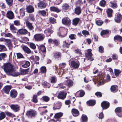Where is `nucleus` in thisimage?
<instances>
[{"instance_id": "obj_1", "label": "nucleus", "mask_w": 122, "mask_h": 122, "mask_svg": "<svg viewBox=\"0 0 122 122\" xmlns=\"http://www.w3.org/2000/svg\"><path fill=\"white\" fill-rule=\"evenodd\" d=\"M3 66L5 72L8 75L16 76L20 74L18 72L15 71L14 66L10 63L4 64Z\"/></svg>"}, {"instance_id": "obj_2", "label": "nucleus", "mask_w": 122, "mask_h": 122, "mask_svg": "<svg viewBox=\"0 0 122 122\" xmlns=\"http://www.w3.org/2000/svg\"><path fill=\"white\" fill-rule=\"evenodd\" d=\"M37 113V112L35 110L31 109L27 112L26 115L28 117L32 118L36 116Z\"/></svg>"}, {"instance_id": "obj_3", "label": "nucleus", "mask_w": 122, "mask_h": 122, "mask_svg": "<svg viewBox=\"0 0 122 122\" xmlns=\"http://www.w3.org/2000/svg\"><path fill=\"white\" fill-rule=\"evenodd\" d=\"M45 37L44 35L43 34H37L34 36V38L35 41H43Z\"/></svg>"}, {"instance_id": "obj_4", "label": "nucleus", "mask_w": 122, "mask_h": 122, "mask_svg": "<svg viewBox=\"0 0 122 122\" xmlns=\"http://www.w3.org/2000/svg\"><path fill=\"white\" fill-rule=\"evenodd\" d=\"M92 50L91 49H89L87 50V53H86L85 57L88 60H90V61H92L93 59L92 57V54L91 52Z\"/></svg>"}, {"instance_id": "obj_5", "label": "nucleus", "mask_w": 122, "mask_h": 122, "mask_svg": "<svg viewBox=\"0 0 122 122\" xmlns=\"http://www.w3.org/2000/svg\"><path fill=\"white\" fill-rule=\"evenodd\" d=\"M62 22L65 25H69L71 23V20L68 17H64L62 19Z\"/></svg>"}, {"instance_id": "obj_6", "label": "nucleus", "mask_w": 122, "mask_h": 122, "mask_svg": "<svg viewBox=\"0 0 122 122\" xmlns=\"http://www.w3.org/2000/svg\"><path fill=\"white\" fill-rule=\"evenodd\" d=\"M67 93L63 92H61L58 93V98L64 99H65Z\"/></svg>"}, {"instance_id": "obj_7", "label": "nucleus", "mask_w": 122, "mask_h": 122, "mask_svg": "<svg viewBox=\"0 0 122 122\" xmlns=\"http://www.w3.org/2000/svg\"><path fill=\"white\" fill-rule=\"evenodd\" d=\"M101 105L103 109H105L109 107V103L108 102L104 101L101 103Z\"/></svg>"}, {"instance_id": "obj_8", "label": "nucleus", "mask_w": 122, "mask_h": 122, "mask_svg": "<svg viewBox=\"0 0 122 122\" xmlns=\"http://www.w3.org/2000/svg\"><path fill=\"white\" fill-rule=\"evenodd\" d=\"M5 15L8 18L11 19H13L14 17L13 13L11 11H8Z\"/></svg>"}, {"instance_id": "obj_9", "label": "nucleus", "mask_w": 122, "mask_h": 122, "mask_svg": "<svg viewBox=\"0 0 122 122\" xmlns=\"http://www.w3.org/2000/svg\"><path fill=\"white\" fill-rule=\"evenodd\" d=\"M11 108L15 112H17L19 110L20 106L18 105L11 104L10 106Z\"/></svg>"}, {"instance_id": "obj_10", "label": "nucleus", "mask_w": 122, "mask_h": 122, "mask_svg": "<svg viewBox=\"0 0 122 122\" xmlns=\"http://www.w3.org/2000/svg\"><path fill=\"white\" fill-rule=\"evenodd\" d=\"M121 108L118 107L116 108L115 110V111L117 116L119 117H122V111H121Z\"/></svg>"}, {"instance_id": "obj_11", "label": "nucleus", "mask_w": 122, "mask_h": 122, "mask_svg": "<svg viewBox=\"0 0 122 122\" xmlns=\"http://www.w3.org/2000/svg\"><path fill=\"white\" fill-rule=\"evenodd\" d=\"M26 26L30 30H32L34 29V27L32 25V23L28 21H27L25 23Z\"/></svg>"}, {"instance_id": "obj_12", "label": "nucleus", "mask_w": 122, "mask_h": 122, "mask_svg": "<svg viewBox=\"0 0 122 122\" xmlns=\"http://www.w3.org/2000/svg\"><path fill=\"white\" fill-rule=\"evenodd\" d=\"M17 92L15 90H12L10 92V96L12 98H15L17 96Z\"/></svg>"}, {"instance_id": "obj_13", "label": "nucleus", "mask_w": 122, "mask_h": 122, "mask_svg": "<svg viewBox=\"0 0 122 122\" xmlns=\"http://www.w3.org/2000/svg\"><path fill=\"white\" fill-rule=\"evenodd\" d=\"M11 88V86H6L3 88V90L5 93L7 94H9Z\"/></svg>"}, {"instance_id": "obj_14", "label": "nucleus", "mask_w": 122, "mask_h": 122, "mask_svg": "<svg viewBox=\"0 0 122 122\" xmlns=\"http://www.w3.org/2000/svg\"><path fill=\"white\" fill-rule=\"evenodd\" d=\"M26 11L28 13H31L33 12L34 11V9L33 6L31 5H29L26 8Z\"/></svg>"}, {"instance_id": "obj_15", "label": "nucleus", "mask_w": 122, "mask_h": 122, "mask_svg": "<svg viewBox=\"0 0 122 122\" xmlns=\"http://www.w3.org/2000/svg\"><path fill=\"white\" fill-rule=\"evenodd\" d=\"M53 33V31L51 28L46 29L44 31V33L47 36H50Z\"/></svg>"}, {"instance_id": "obj_16", "label": "nucleus", "mask_w": 122, "mask_h": 122, "mask_svg": "<svg viewBox=\"0 0 122 122\" xmlns=\"http://www.w3.org/2000/svg\"><path fill=\"white\" fill-rule=\"evenodd\" d=\"M71 113L74 117H77L79 115V111L77 109L75 108H73L71 110Z\"/></svg>"}, {"instance_id": "obj_17", "label": "nucleus", "mask_w": 122, "mask_h": 122, "mask_svg": "<svg viewBox=\"0 0 122 122\" xmlns=\"http://www.w3.org/2000/svg\"><path fill=\"white\" fill-rule=\"evenodd\" d=\"M122 19V15H121L120 14H118L115 18V20L116 22L119 23L121 21Z\"/></svg>"}, {"instance_id": "obj_18", "label": "nucleus", "mask_w": 122, "mask_h": 122, "mask_svg": "<svg viewBox=\"0 0 122 122\" xmlns=\"http://www.w3.org/2000/svg\"><path fill=\"white\" fill-rule=\"evenodd\" d=\"M71 65L74 68H77L79 67L80 64L79 62L76 63L74 61H73L71 62Z\"/></svg>"}, {"instance_id": "obj_19", "label": "nucleus", "mask_w": 122, "mask_h": 122, "mask_svg": "<svg viewBox=\"0 0 122 122\" xmlns=\"http://www.w3.org/2000/svg\"><path fill=\"white\" fill-rule=\"evenodd\" d=\"M50 9L51 11L56 12L57 13L61 11V10L57 7L55 6L51 7L50 8Z\"/></svg>"}, {"instance_id": "obj_20", "label": "nucleus", "mask_w": 122, "mask_h": 122, "mask_svg": "<svg viewBox=\"0 0 122 122\" xmlns=\"http://www.w3.org/2000/svg\"><path fill=\"white\" fill-rule=\"evenodd\" d=\"M73 83L72 81L70 80H69L65 82V84L69 87H70L73 86Z\"/></svg>"}, {"instance_id": "obj_21", "label": "nucleus", "mask_w": 122, "mask_h": 122, "mask_svg": "<svg viewBox=\"0 0 122 122\" xmlns=\"http://www.w3.org/2000/svg\"><path fill=\"white\" fill-rule=\"evenodd\" d=\"M46 5V4L43 2H41L38 4V7L41 9L45 8Z\"/></svg>"}, {"instance_id": "obj_22", "label": "nucleus", "mask_w": 122, "mask_h": 122, "mask_svg": "<svg viewBox=\"0 0 122 122\" xmlns=\"http://www.w3.org/2000/svg\"><path fill=\"white\" fill-rule=\"evenodd\" d=\"M75 13L78 15H80L81 12V10L80 7H77L75 9Z\"/></svg>"}, {"instance_id": "obj_23", "label": "nucleus", "mask_w": 122, "mask_h": 122, "mask_svg": "<svg viewBox=\"0 0 122 122\" xmlns=\"http://www.w3.org/2000/svg\"><path fill=\"white\" fill-rule=\"evenodd\" d=\"M80 19L78 18H76L74 19L72 21V24L75 26L77 25Z\"/></svg>"}, {"instance_id": "obj_24", "label": "nucleus", "mask_w": 122, "mask_h": 122, "mask_svg": "<svg viewBox=\"0 0 122 122\" xmlns=\"http://www.w3.org/2000/svg\"><path fill=\"white\" fill-rule=\"evenodd\" d=\"M23 49L25 52L27 54H29L31 53V51L30 49L28 47L24 46Z\"/></svg>"}, {"instance_id": "obj_25", "label": "nucleus", "mask_w": 122, "mask_h": 122, "mask_svg": "<svg viewBox=\"0 0 122 122\" xmlns=\"http://www.w3.org/2000/svg\"><path fill=\"white\" fill-rule=\"evenodd\" d=\"M108 17H111L112 16V10L111 9H108L107 11Z\"/></svg>"}, {"instance_id": "obj_26", "label": "nucleus", "mask_w": 122, "mask_h": 122, "mask_svg": "<svg viewBox=\"0 0 122 122\" xmlns=\"http://www.w3.org/2000/svg\"><path fill=\"white\" fill-rule=\"evenodd\" d=\"M111 92H116L117 91V86L116 85L112 86L111 88Z\"/></svg>"}, {"instance_id": "obj_27", "label": "nucleus", "mask_w": 122, "mask_h": 122, "mask_svg": "<svg viewBox=\"0 0 122 122\" xmlns=\"http://www.w3.org/2000/svg\"><path fill=\"white\" fill-rule=\"evenodd\" d=\"M18 32L21 34H25L28 32L27 30L25 29H22L19 30Z\"/></svg>"}, {"instance_id": "obj_28", "label": "nucleus", "mask_w": 122, "mask_h": 122, "mask_svg": "<svg viewBox=\"0 0 122 122\" xmlns=\"http://www.w3.org/2000/svg\"><path fill=\"white\" fill-rule=\"evenodd\" d=\"M69 7L68 4L67 3H64L62 6L63 10H66L68 9Z\"/></svg>"}, {"instance_id": "obj_29", "label": "nucleus", "mask_w": 122, "mask_h": 122, "mask_svg": "<svg viewBox=\"0 0 122 122\" xmlns=\"http://www.w3.org/2000/svg\"><path fill=\"white\" fill-rule=\"evenodd\" d=\"M10 29L13 32L15 33L16 32V29L14 27L13 24H11L10 26Z\"/></svg>"}, {"instance_id": "obj_30", "label": "nucleus", "mask_w": 122, "mask_h": 122, "mask_svg": "<svg viewBox=\"0 0 122 122\" xmlns=\"http://www.w3.org/2000/svg\"><path fill=\"white\" fill-rule=\"evenodd\" d=\"M38 13L39 15L44 16H46V12L44 10H40L38 12Z\"/></svg>"}, {"instance_id": "obj_31", "label": "nucleus", "mask_w": 122, "mask_h": 122, "mask_svg": "<svg viewBox=\"0 0 122 122\" xmlns=\"http://www.w3.org/2000/svg\"><path fill=\"white\" fill-rule=\"evenodd\" d=\"M63 113L61 112H59L56 113L55 116V117L56 119H58L63 116Z\"/></svg>"}, {"instance_id": "obj_32", "label": "nucleus", "mask_w": 122, "mask_h": 122, "mask_svg": "<svg viewBox=\"0 0 122 122\" xmlns=\"http://www.w3.org/2000/svg\"><path fill=\"white\" fill-rule=\"evenodd\" d=\"M87 103L89 106H93L95 104L96 102L95 101L90 100L87 102Z\"/></svg>"}, {"instance_id": "obj_33", "label": "nucleus", "mask_w": 122, "mask_h": 122, "mask_svg": "<svg viewBox=\"0 0 122 122\" xmlns=\"http://www.w3.org/2000/svg\"><path fill=\"white\" fill-rule=\"evenodd\" d=\"M28 69H25L24 70H21L20 71V73L18 72L20 74L24 75L27 74L28 73Z\"/></svg>"}, {"instance_id": "obj_34", "label": "nucleus", "mask_w": 122, "mask_h": 122, "mask_svg": "<svg viewBox=\"0 0 122 122\" xmlns=\"http://www.w3.org/2000/svg\"><path fill=\"white\" fill-rule=\"evenodd\" d=\"M109 5L111 7L114 9L116 8L117 6V4L116 3H114L112 2H110Z\"/></svg>"}, {"instance_id": "obj_35", "label": "nucleus", "mask_w": 122, "mask_h": 122, "mask_svg": "<svg viewBox=\"0 0 122 122\" xmlns=\"http://www.w3.org/2000/svg\"><path fill=\"white\" fill-rule=\"evenodd\" d=\"M30 65V63L28 61H25L24 64L22 65V66L23 67L26 68L29 66Z\"/></svg>"}, {"instance_id": "obj_36", "label": "nucleus", "mask_w": 122, "mask_h": 122, "mask_svg": "<svg viewBox=\"0 0 122 122\" xmlns=\"http://www.w3.org/2000/svg\"><path fill=\"white\" fill-rule=\"evenodd\" d=\"M114 39L115 40H117L119 41H122V37L119 36H115Z\"/></svg>"}, {"instance_id": "obj_37", "label": "nucleus", "mask_w": 122, "mask_h": 122, "mask_svg": "<svg viewBox=\"0 0 122 122\" xmlns=\"http://www.w3.org/2000/svg\"><path fill=\"white\" fill-rule=\"evenodd\" d=\"M28 45L32 49H34L36 48V46L35 44L32 43H29Z\"/></svg>"}, {"instance_id": "obj_38", "label": "nucleus", "mask_w": 122, "mask_h": 122, "mask_svg": "<svg viewBox=\"0 0 122 122\" xmlns=\"http://www.w3.org/2000/svg\"><path fill=\"white\" fill-rule=\"evenodd\" d=\"M49 21L50 23L52 24H54L56 23V20L52 17L49 19Z\"/></svg>"}, {"instance_id": "obj_39", "label": "nucleus", "mask_w": 122, "mask_h": 122, "mask_svg": "<svg viewBox=\"0 0 122 122\" xmlns=\"http://www.w3.org/2000/svg\"><path fill=\"white\" fill-rule=\"evenodd\" d=\"M43 101L45 102H47L49 101L50 100V98L47 96H44L42 97Z\"/></svg>"}, {"instance_id": "obj_40", "label": "nucleus", "mask_w": 122, "mask_h": 122, "mask_svg": "<svg viewBox=\"0 0 122 122\" xmlns=\"http://www.w3.org/2000/svg\"><path fill=\"white\" fill-rule=\"evenodd\" d=\"M5 112L7 116L10 117H13L15 116V115L14 114H12L7 111H5Z\"/></svg>"}, {"instance_id": "obj_41", "label": "nucleus", "mask_w": 122, "mask_h": 122, "mask_svg": "<svg viewBox=\"0 0 122 122\" xmlns=\"http://www.w3.org/2000/svg\"><path fill=\"white\" fill-rule=\"evenodd\" d=\"M25 10L23 8L21 9L20 10V14L21 16H23L25 15Z\"/></svg>"}, {"instance_id": "obj_42", "label": "nucleus", "mask_w": 122, "mask_h": 122, "mask_svg": "<svg viewBox=\"0 0 122 122\" xmlns=\"http://www.w3.org/2000/svg\"><path fill=\"white\" fill-rule=\"evenodd\" d=\"M5 117V113L3 112H2L0 113V120H2Z\"/></svg>"}, {"instance_id": "obj_43", "label": "nucleus", "mask_w": 122, "mask_h": 122, "mask_svg": "<svg viewBox=\"0 0 122 122\" xmlns=\"http://www.w3.org/2000/svg\"><path fill=\"white\" fill-rule=\"evenodd\" d=\"M41 72L43 73H45L46 72V68L44 66H42L40 69Z\"/></svg>"}, {"instance_id": "obj_44", "label": "nucleus", "mask_w": 122, "mask_h": 122, "mask_svg": "<svg viewBox=\"0 0 122 122\" xmlns=\"http://www.w3.org/2000/svg\"><path fill=\"white\" fill-rule=\"evenodd\" d=\"M87 116L84 115H83L81 116V119L82 122H85L87 120Z\"/></svg>"}, {"instance_id": "obj_45", "label": "nucleus", "mask_w": 122, "mask_h": 122, "mask_svg": "<svg viewBox=\"0 0 122 122\" xmlns=\"http://www.w3.org/2000/svg\"><path fill=\"white\" fill-rule=\"evenodd\" d=\"M109 33V31L107 30H103L102 31L101 33V35L102 36L104 35H106Z\"/></svg>"}, {"instance_id": "obj_46", "label": "nucleus", "mask_w": 122, "mask_h": 122, "mask_svg": "<svg viewBox=\"0 0 122 122\" xmlns=\"http://www.w3.org/2000/svg\"><path fill=\"white\" fill-rule=\"evenodd\" d=\"M106 4V1L104 0H102L100 2V5L103 7H104Z\"/></svg>"}, {"instance_id": "obj_47", "label": "nucleus", "mask_w": 122, "mask_h": 122, "mask_svg": "<svg viewBox=\"0 0 122 122\" xmlns=\"http://www.w3.org/2000/svg\"><path fill=\"white\" fill-rule=\"evenodd\" d=\"M7 4L9 6H11L13 3V0H6Z\"/></svg>"}, {"instance_id": "obj_48", "label": "nucleus", "mask_w": 122, "mask_h": 122, "mask_svg": "<svg viewBox=\"0 0 122 122\" xmlns=\"http://www.w3.org/2000/svg\"><path fill=\"white\" fill-rule=\"evenodd\" d=\"M69 37L71 40H73L76 39V35L73 34H71L69 35Z\"/></svg>"}, {"instance_id": "obj_49", "label": "nucleus", "mask_w": 122, "mask_h": 122, "mask_svg": "<svg viewBox=\"0 0 122 122\" xmlns=\"http://www.w3.org/2000/svg\"><path fill=\"white\" fill-rule=\"evenodd\" d=\"M54 56L55 58H58L61 57V54L59 52H57L55 53Z\"/></svg>"}, {"instance_id": "obj_50", "label": "nucleus", "mask_w": 122, "mask_h": 122, "mask_svg": "<svg viewBox=\"0 0 122 122\" xmlns=\"http://www.w3.org/2000/svg\"><path fill=\"white\" fill-rule=\"evenodd\" d=\"M51 83H55L56 81V78L55 77H52L51 78Z\"/></svg>"}, {"instance_id": "obj_51", "label": "nucleus", "mask_w": 122, "mask_h": 122, "mask_svg": "<svg viewBox=\"0 0 122 122\" xmlns=\"http://www.w3.org/2000/svg\"><path fill=\"white\" fill-rule=\"evenodd\" d=\"M37 96L36 95H34L33 96V101L35 103H37L38 100L37 98Z\"/></svg>"}, {"instance_id": "obj_52", "label": "nucleus", "mask_w": 122, "mask_h": 122, "mask_svg": "<svg viewBox=\"0 0 122 122\" xmlns=\"http://www.w3.org/2000/svg\"><path fill=\"white\" fill-rule=\"evenodd\" d=\"M16 54L18 58L20 59L24 58L23 55L20 53H17Z\"/></svg>"}, {"instance_id": "obj_53", "label": "nucleus", "mask_w": 122, "mask_h": 122, "mask_svg": "<svg viewBox=\"0 0 122 122\" xmlns=\"http://www.w3.org/2000/svg\"><path fill=\"white\" fill-rule=\"evenodd\" d=\"M96 23L97 25L100 26L102 24L103 22L100 20H98L96 21Z\"/></svg>"}, {"instance_id": "obj_54", "label": "nucleus", "mask_w": 122, "mask_h": 122, "mask_svg": "<svg viewBox=\"0 0 122 122\" xmlns=\"http://www.w3.org/2000/svg\"><path fill=\"white\" fill-rule=\"evenodd\" d=\"M4 36L5 37H12L13 36L10 33H8L5 34Z\"/></svg>"}, {"instance_id": "obj_55", "label": "nucleus", "mask_w": 122, "mask_h": 122, "mask_svg": "<svg viewBox=\"0 0 122 122\" xmlns=\"http://www.w3.org/2000/svg\"><path fill=\"white\" fill-rule=\"evenodd\" d=\"M75 53L78 54L79 56H81L82 54L81 51L79 49H77L75 51Z\"/></svg>"}, {"instance_id": "obj_56", "label": "nucleus", "mask_w": 122, "mask_h": 122, "mask_svg": "<svg viewBox=\"0 0 122 122\" xmlns=\"http://www.w3.org/2000/svg\"><path fill=\"white\" fill-rule=\"evenodd\" d=\"M120 71L119 70L117 69L115 70V75L116 76H118L120 74Z\"/></svg>"}, {"instance_id": "obj_57", "label": "nucleus", "mask_w": 122, "mask_h": 122, "mask_svg": "<svg viewBox=\"0 0 122 122\" xmlns=\"http://www.w3.org/2000/svg\"><path fill=\"white\" fill-rule=\"evenodd\" d=\"M82 34L85 36L89 34V32L87 30H84L82 31Z\"/></svg>"}, {"instance_id": "obj_58", "label": "nucleus", "mask_w": 122, "mask_h": 122, "mask_svg": "<svg viewBox=\"0 0 122 122\" xmlns=\"http://www.w3.org/2000/svg\"><path fill=\"white\" fill-rule=\"evenodd\" d=\"M14 25L16 26H19L20 25V21L18 20H15L14 21Z\"/></svg>"}, {"instance_id": "obj_59", "label": "nucleus", "mask_w": 122, "mask_h": 122, "mask_svg": "<svg viewBox=\"0 0 122 122\" xmlns=\"http://www.w3.org/2000/svg\"><path fill=\"white\" fill-rule=\"evenodd\" d=\"M44 86L46 88H49L50 87V85L49 83L47 82H44L43 83Z\"/></svg>"}, {"instance_id": "obj_60", "label": "nucleus", "mask_w": 122, "mask_h": 122, "mask_svg": "<svg viewBox=\"0 0 122 122\" xmlns=\"http://www.w3.org/2000/svg\"><path fill=\"white\" fill-rule=\"evenodd\" d=\"M95 95L98 97H101L102 96L101 93L100 92H97L95 93Z\"/></svg>"}, {"instance_id": "obj_61", "label": "nucleus", "mask_w": 122, "mask_h": 122, "mask_svg": "<svg viewBox=\"0 0 122 122\" xmlns=\"http://www.w3.org/2000/svg\"><path fill=\"white\" fill-rule=\"evenodd\" d=\"M104 49L103 47L102 46H100L99 47V51L101 53L103 52Z\"/></svg>"}, {"instance_id": "obj_62", "label": "nucleus", "mask_w": 122, "mask_h": 122, "mask_svg": "<svg viewBox=\"0 0 122 122\" xmlns=\"http://www.w3.org/2000/svg\"><path fill=\"white\" fill-rule=\"evenodd\" d=\"M5 47L4 45H0V51L5 50Z\"/></svg>"}, {"instance_id": "obj_63", "label": "nucleus", "mask_w": 122, "mask_h": 122, "mask_svg": "<svg viewBox=\"0 0 122 122\" xmlns=\"http://www.w3.org/2000/svg\"><path fill=\"white\" fill-rule=\"evenodd\" d=\"M41 51L43 52H45L46 51V48L45 46L42 45L41 47Z\"/></svg>"}, {"instance_id": "obj_64", "label": "nucleus", "mask_w": 122, "mask_h": 122, "mask_svg": "<svg viewBox=\"0 0 122 122\" xmlns=\"http://www.w3.org/2000/svg\"><path fill=\"white\" fill-rule=\"evenodd\" d=\"M85 95V92L83 91H81L79 93L80 97H82L84 96Z\"/></svg>"}]
</instances>
